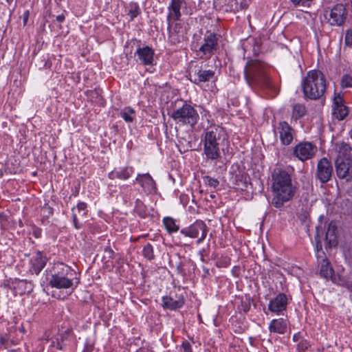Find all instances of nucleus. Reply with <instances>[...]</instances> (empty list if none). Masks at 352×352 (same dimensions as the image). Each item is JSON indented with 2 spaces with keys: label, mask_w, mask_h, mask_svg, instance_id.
<instances>
[{
  "label": "nucleus",
  "mask_w": 352,
  "mask_h": 352,
  "mask_svg": "<svg viewBox=\"0 0 352 352\" xmlns=\"http://www.w3.org/2000/svg\"><path fill=\"white\" fill-rule=\"evenodd\" d=\"M272 204L279 208L294 198L296 188L293 185L291 176L287 172L278 170L272 174Z\"/></svg>",
  "instance_id": "nucleus-1"
},
{
  "label": "nucleus",
  "mask_w": 352,
  "mask_h": 352,
  "mask_svg": "<svg viewBox=\"0 0 352 352\" xmlns=\"http://www.w3.org/2000/svg\"><path fill=\"white\" fill-rule=\"evenodd\" d=\"M74 275V271L68 265L63 263L55 265L54 272L47 276V280L51 287L66 291L65 294L63 296L59 295L58 298H66L77 287L80 279Z\"/></svg>",
  "instance_id": "nucleus-2"
},
{
  "label": "nucleus",
  "mask_w": 352,
  "mask_h": 352,
  "mask_svg": "<svg viewBox=\"0 0 352 352\" xmlns=\"http://www.w3.org/2000/svg\"><path fill=\"white\" fill-rule=\"evenodd\" d=\"M227 134L220 126H214L204 131L201 141L204 155L209 160H217L221 156V146L224 144Z\"/></svg>",
  "instance_id": "nucleus-3"
},
{
  "label": "nucleus",
  "mask_w": 352,
  "mask_h": 352,
  "mask_svg": "<svg viewBox=\"0 0 352 352\" xmlns=\"http://www.w3.org/2000/svg\"><path fill=\"white\" fill-rule=\"evenodd\" d=\"M302 85L305 96L316 100L324 95L327 88V80L322 72L313 69L307 72Z\"/></svg>",
  "instance_id": "nucleus-4"
},
{
  "label": "nucleus",
  "mask_w": 352,
  "mask_h": 352,
  "mask_svg": "<svg viewBox=\"0 0 352 352\" xmlns=\"http://www.w3.org/2000/svg\"><path fill=\"white\" fill-rule=\"evenodd\" d=\"M267 69L268 66L263 62L254 60L248 61L244 67V75L248 84L250 87H270Z\"/></svg>",
  "instance_id": "nucleus-5"
},
{
  "label": "nucleus",
  "mask_w": 352,
  "mask_h": 352,
  "mask_svg": "<svg viewBox=\"0 0 352 352\" xmlns=\"http://www.w3.org/2000/svg\"><path fill=\"white\" fill-rule=\"evenodd\" d=\"M338 157L336 170L339 178L349 181L352 179V148L348 144L340 142L336 144Z\"/></svg>",
  "instance_id": "nucleus-6"
},
{
  "label": "nucleus",
  "mask_w": 352,
  "mask_h": 352,
  "mask_svg": "<svg viewBox=\"0 0 352 352\" xmlns=\"http://www.w3.org/2000/svg\"><path fill=\"white\" fill-rule=\"evenodd\" d=\"M317 260L320 276L326 280H331L333 283L346 287L352 292V282L340 275L336 276L329 260L324 256L323 252H320L317 245Z\"/></svg>",
  "instance_id": "nucleus-7"
},
{
  "label": "nucleus",
  "mask_w": 352,
  "mask_h": 352,
  "mask_svg": "<svg viewBox=\"0 0 352 352\" xmlns=\"http://www.w3.org/2000/svg\"><path fill=\"white\" fill-rule=\"evenodd\" d=\"M170 116L176 123L190 126H194L199 118L197 110L188 104H184L173 111Z\"/></svg>",
  "instance_id": "nucleus-8"
},
{
  "label": "nucleus",
  "mask_w": 352,
  "mask_h": 352,
  "mask_svg": "<svg viewBox=\"0 0 352 352\" xmlns=\"http://www.w3.org/2000/svg\"><path fill=\"white\" fill-rule=\"evenodd\" d=\"M186 0H170L167 7L166 17L168 28L170 29V33L172 31L177 32V28L179 24L176 22L180 20L182 12L186 9Z\"/></svg>",
  "instance_id": "nucleus-9"
},
{
  "label": "nucleus",
  "mask_w": 352,
  "mask_h": 352,
  "mask_svg": "<svg viewBox=\"0 0 352 352\" xmlns=\"http://www.w3.org/2000/svg\"><path fill=\"white\" fill-rule=\"evenodd\" d=\"M346 12L344 6L341 4H336L329 10H326L324 16L325 20L331 25H341L345 21Z\"/></svg>",
  "instance_id": "nucleus-10"
},
{
  "label": "nucleus",
  "mask_w": 352,
  "mask_h": 352,
  "mask_svg": "<svg viewBox=\"0 0 352 352\" xmlns=\"http://www.w3.org/2000/svg\"><path fill=\"white\" fill-rule=\"evenodd\" d=\"M199 232H201V236L197 240L198 244L204 241L208 232V228L202 221H196L188 228H183L180 231L182 234L190 238L198 237Z\"/></svg>",
  "instance_id": "nucleus-11"
},
{
  "label": "nucleus",
  "mask_w": 352,
  "mask_h": 352,
  "mask_svg": "<svg viewBox=\"0 0 352 352\" xmlns=\"http://www.w3.org/2000/svg\"><path fill=\"white\" fill-rule=\"evenodd\" d=\"M318 151L317 146L309 142H301L294 148V155L304 162L313 158Z\"/></svg>",
  "instance_id": "nucleus-12"
},
{
  "label": "nucleus",
  "mask_w": 352,
  "mask_h": 352,
  "mask_svg": "<svg viewBox=\"0 0 352 352\" xmlns=\"http://www.w3.org/2000/svg\"><path fill=\"white\" fill-rule=\"evenodd\" d=\"M333 173V166L326 157L322 158L317 164L316 177L322 183L329 182Z\"/></svg>",
  "instance_id": "nucleus-13"
},
{
  "label": "nucleus",
  "mask_w": 352,
  "mask_h": 352,
  "mask_svg": "<svg viewBox=\"0 0 352 352\" xmlns=\"http://www.w3.org/2000/svg\"><path fill=\"white\" fill-rule=\"evenodd\" d=\"M214 72L210 69L204 70L200 67H195V70L190 74V81L196 85L210 81L213 78Z\"/></svg>",
  "instance_id": "nucleus-14"
},
{
  "label": "nucleus",
  "mask_w": 352,
  "mask_h": 352,
  "mask_svg": "<svg viewBox=\"0 0 352 352\" xmlns=\"http://www.w3.org/2000/svg\"><path fill=\"white\" fill-rule=\"evenodd\" d=\"M277 133L281 143L283 145H289L294 139V130L286 122H280L277 126Z\"/></svg>",
  "instance_id": "nucleus-15"
},
{
  "label": "nucleus",
  "mask_w": 352,
  "mask_h": 352,
  "mask_svg": "<svg viewBox=\"0 0 352 352\" xmlns=\"http://www.w3.org/2000/svg\"><path fill=\"white\" fill-rule=\"evenodd\" d=\"M332 111L333 116L339 120H343L349 113L340 94L335 95L333 99Z\"/></svg>",
  "instance_id": "nucleus-16"
},
{
  "label": "nucleus",
  "mask_w": 352,
  "mask_h": 352,
  "mask_svg": "<svg viewBox=\"0 0 352 352\" xmlns=\"http://www.w3.org/2000/svg\"><path fill=\"white\" fill-rule=\"evenodd\" d=\"M135 181L141 186L146 194H151L155 192V182L148 173L138 174Z\"/></svg>",
  "instance_id": "nucleus-17"
},
{
  "label": "nucleus",
  "mask_w": 352,
  "mask_h": 352,
  "mask_svg": "<svg viewBox=\"0 0 352 352\" xmlns=\"http://www.w3.org/2000/svg\"><path fill=\"white\" fill-rule=\"evenodd\" d=\"M287 300V296L283 293H280L270 300L268 309L272 312L279 314L286 309Z\"/></svg>",
  "instance_id": "nucleus-18"
},
{
  "label": "nucleus",
  "mask_w": 352,
  "mask_h": 352,
  "mask_svg": "<svg viewBox=\"0 0 352 352\" xmlns=\"http://www.w3.org/2000/svg\"><path fill=\"white\" fill-rule=\"evenodd\" d=\"M217 47V38L215 34H210L205 37L204 43L199 47V52L210 57Z\"/></svg>",
  "instance_id": "nucleus-19"
},
{
  "label": "nucleus",
  "mask_w": 352,
  "mask_h": 352,
  "mask_svg": "<svg viewBox=\"0 0 352 352\" xmlns=\"http://www.w3.org/2000/svg\"><path fill=\"white\" fill-rule=\"evenodd\" d=\"M134 170L131 166H120L115 168L109 173V178L111 179H128L133 173Z\"/></svg>",
  "instance_id": "nucleus-20"
},
{
  "label": "nucleus",
  "mask_w": 352,
  "mask_h": 352,
  "mask_svg": "<svg viewBox=\"0 0 352 352\" xmlns=\"http://www.w3.org/2000/svg\"><path fill=\"white\" fill-rule=\"evenodd\" d=\"M136 54L143 65H153L154 60V51L151 47L148 46L138 47L136 50Z\"/></svg>",
  "instance_id": "nucleus-21"
},
{
  "label": "nucleus",
  "mask_w": 352,
  "mask_h": 352,
  "mask_svg": "<svg viewBox=\"0 0 352 352\" xmlns=\"http://www.w3.org/2000/svg\"><path fill=\"white\" fill-rule=\"evenodd\" d=\"M47 258L41 252H37L31 258V267L30 270L38 274L45 266Z\"/></svg>",
  "instance_id": "nucleus-22"
},
{
  "label": "nucleus",
  "mask_w": 352,
  "mask_h": 352,
  "mask_svg": "<svg viewBox=\"0 0 352 352\" xmlns=\"http://www.w3.org/2000/svg\"><path fill=\"white\" fill-rule=\"evenodd\" d=\"M184 305V298L182 296L174 298L172 296H164L162 298V306L164 309L175 310L181 308Z\"/></svg>",
  "instance_id": "nucleus-23"
},
{
  "label": "nucleus",
  "mask_w": 352,
  "mask_h": 352,
  "mask_svg": "<svg viewBox=\"0 0 352 352\" xmlns=\"http://www.w3.org/2000/svg\"><path fill=\"white\" fill-rule=\"evenodd\" d=\"M287 328V321L283 318L274 319L269 324V330L271 333L284 334Z\"/></svg>",
  "instance_id": "nucleus-24"
},
{
  "label": "nucleus",
  "mask_w": 352,
  "mask_h": 352,
  "mask_svg": "<svg viewBox=\"0 0 352 352\" xmlns=\"http://www.w3.org/2000/svg\"><path fill=\"white\" fill-rule=\"evenodd\" d=\"M336 231L337 227L333 222L329 224L328 229L326 233V239L329 241L331 245H336Z\"/></svg>",
  "instance_id": "nucleus-25"
},
{
  "label": "nucleus",
  "mask_w": 352,
  "mask_h": 352,
  "mask_svg": "<svg viewBox=\"0 0 352 352\" xmlns=\"http://www.w3.org/2000/svg\"><path fill=\"white\" fill-rule=\"evenodd\" d=\"M164 225L168 232H175L179 230V226L175 223V220L171 217H164L163 219Z\"/></svg>",
  "instance_id": "nucleus-26"
},
{
  "label": "nucleus",
  "mask_w": 352,
  "mask_h": 352,
  "mask_svg": "<svg viewBox=\"0 0 352 352\" xmlns=\"http://www.w3.org/2000/svg\"><path fill=\"white\" fill-rule=\"evenodd\" d=\"M140 13L139 5L135 2H131L128 6V15L131 20H133Z\"/></svg>",
  "instance_id": "nucleus-27"
},
{
  "label": "nucleus",
  "mask_w": 352,
  "mask_h": 352,
  "mask_svg": "<svg viewBox=\"0 0 352 352\" xmlns=\"http://www.w3.org/2000/svg\"><path fill=\"white\" fill-rule=\"evenodd\" d=\"M134 110L131 107H126L122 110L120 113V117L126 122H131L134 120Z\"/></svg>",
  "instance_id": "nucleus-28"
},
{
  "label": "nucleus",
  "mask_w": 352,
  "mask_h": 352,
  "mask_svg": "<svg viewBox=\"0 0 352 352\" xmlns=\"http://www.w3.org/2000/svg\"><path fill=\"white\" fill-rule=\"evenodd\" d=\"M306 112L305 107L300 104H296L293 107L292 118L295 120L302 118Z\"/></svg>",
  "instance_id": "nucleus-29"
},
{
  "label": "nucleus",
  "mask_w": 352,
  "mask_h": 352,
  "mask_svg": "<svg viewBox=\"0 0 352 352\" xmlns=\"http://www.w3.org/2000/svg\"><path fill=\"white\" fill-rule=\"evenodd\" d=\"M142 255L148 260H153L155 257L153 245L148 243H146L142 250Z\"/></svg>",
  "instance_id": "nucleus-30"
},
{
  "label": "nucleus",
  "mask_w": 352,
  "mask_h": 352,
  "mask_svg": "<svg viewBox=\"0 0 352 352\" xmlns=\"http://www.w3.org/2000/svg\"><path fill=\"white\" fill-rule=\"evenodd\" d=\"M87 204L85 202H79L76 207L74 208L76 209V212L77 213L78 216L81 217H85L87 215Z\"/></svg>",
  "instance_id": "nucleus-31"
},
{
  "label": "nucleus",
  "mask_w": 352,
  "mask_h": 352,
  "mask_svg": "<svg viewBox=\"0 0 352 352\" xmlns=\"http://www.w3.org/2000/svg\"><path fill=\"white\" fill-rule=\"evenodd\" d=\"M310 346V343L307 340L302 339L297 344V350L298 352H304L307 350Z\"/></svg>",
  "instance_id": "nucleus-32"
},
{
  "label": "nucleus",
  "mask_w": 352,
  "mask_h": 352,
  "mask_svg": "<svg viewBox=\"0 0 352 352\" xmlns=\"http://www.w3.org/2000/svg\"><path fill=\"white\" fill-rule=\"evenodd\" d=\"M341 85L342 87H352V76L344 75L341 80Z\"/></svg>",
  "instance_id": "nucleus-33"
},
{
  "label": "nucleus",
  "mask_w": 352,
  "mask_h": 352,
  "mask_svg": "<svg viewBox=\"0 0 352 352\" xmlns=\"http://www.w3.org/2000/svg\"><path fill=\"white\" fill-rule=\"evenodd\" d=\"M204 182L208 186L216 188L219 186V181L217 179L212 178L210 176L204 177Z\"/></svg>",
  "instance_id": "nucleus-34"
},
{
  "label": "nucleus",
  "mask_w": 352,
  "mask_h": 352,
  "mask_svg": "<svg viewBox=\"0 0 352 352\" xmlns=\"http://www.w3.org/2000/svg\"><path fill=\"white\" fill-rule=\"evenodd\" d=\"M314 0H290V2L295 6H307L311 5Z\"/></svg>",
  "instance_id": "nucleus-35"
},
{
  "label": "nucleus",
  "mask_w": 352,
  "mask_h": 352,
  "mask_svg": "<svg viewBox=\"0 0 352 352\" xmlns=\"http://www.w3.org/2000/svg\"><path fill=\"white\" fill-rule=\"evenodd\" d=\"M344 41L345 45L352 49V28L346 31Z\"/></svg>",
  "instance_id": "nucleus-36"
},
{
  "label": "nucleus",
  "mask_w": 352,
  "mask_h": 352,
  "mask_svg": "<svg viewBox=\"0 0 352 352\" xmlns=\"http://www.w3.org/2000/svg\"><path fill=\"white\" fill-rule=\"evenodd\" d=\"M72 220H73L74 226L76 229H80L81 228V225L78 222V214L76 212V209L72 208Z\"/></svg>",
  "instance_id": "nucleus-37"
},
{
  "label": "nucleus",
  "mask_w": 352,
  "mask_h": 352,
  "mask_svg": "<svg viewBox=\"0 0 352 352\" xmlns=\"http://www.w3.org/2000/svg\"><path fill=\"white\" fill-rule=\"evenodd\" d=\"M293 341L297 343L300 342V340H302V337L301 336L300 333H296L293 336Z\"/></svg>",
  "instance_id": "nucleus-38"
},
{
  "label": "nucleus",
  "mask_w": 352,
  "mask_h": 352,
  "mask_svg": "<svg viewBox=\"0 0 352 352\" xmlns=\"http://www.w3.org/2000/svg\"><path fill=\"white\" fill-rule=\"evenodd\" d=\"M199 254L200 255V259L202 262H205V255L206 254V251L205 249H202L199 252Z\"/></svg>",
  "instance_id": "nucleus-39"
},
{
  "label": "nucleus",
  "mask_w": 352,
  "mask_h": 352,
  "mask_svg": "<svg viewBox=\"0 0 352 352\" xmlns=\"http://www.w3.org/2000/svg\"><path fill=\"white\" fill-rule=\"evenodd\" d=\"M203 271H204V277L210 276V274L209 269L204 267Z\"/></svg>",
  "instance_id": "nucleus-40"
},
{
  "label": "nucleus",
  "mask_w": 352,
  "mask_h": 352,
  "mask_svg": "<svg viewBox=\"0 0 352 352\" xmlns=\"http://www.w3.org/2000/svg\"><path fill=\"white\" fill-rule=\"evenodd\" d=\"M7 342V340L3 337L1 335H0V348L1 346L4 345L6 342Z\"/></svg>",
  "instance_id": "nucleus-41"
},
{
  "label": "nucleus",
  "mask_w": 352,
  "mask_h": 352,
  "mask_svg": "<svg viewBox=\"0 0 352 352\" xmlns=\"http://www.w3.org/2000/svg\"><path fill=\"white\" fill-rule=\"evenodd\" d=\"M56 20H57L58 22H60V23L63 22V21L65 20V16H64V14H59V15H58V16H56Z\"/></svg>",
  "instance_id": "nucleus-42"
},
{
  "label": "nucleus",
  "mask_w": 352,
  "mask_h": 352,
  "mask_svg": "<svg viewBox=\"0 0 352 352\" xmlns=\"http://www.w3.org/2000/svg\"><path fill=\"white\" fill-rule=\"evenodd\" d=\"M82 352H92V348L90 346H86Z\"/></svg>",
  "instance_id": "nucleus-43"
},
{
  "label": "nucleus",
  "mask_w": 352,
  "mask_h": 352,
  "mask_svg": "<svg viewBox=\"0 0 352 352\" xmlns=\"http://www.w3.org/2000/svg\"><path fill=\"white\" fill-rule=\"evenodd\" d=\"M28 11H26L25 12V16H24V19H23V22H24V24L26 23L27 21H28Z\"/></svg>",
  "instance_id": "nucleus-44"
},
{
  "label": "nucleus",
  "mask_w": 352,
  "mask_h": 352,
  "mask_svg": "<svg viewBox=\"0 0 352 352\" xmlns=\"http://www.w3.org/2000/svg\"><path fill=\"white\" fill-rule=\"evenodd\" d=\"M246 183H247V182H246V177H245V181H244V182L243 183L242 186H241V188H242L243 187H245V186H246Z\"/></svg>",
  "instance_id": "nucleus-45"
},
{
  "label": "nucleus",
  "mask_w": 352,
  "mask_h": 352,
  "mask_svg": "<svg viewBox=\"0 0 352 352\" xmlns=\"http://www.w3.org/2000/svg\"><path fill=\"white\" fill-rule=\"evenodd\" d=\"M136 352H148V351H146L144 349H140V350L137 351Z\"/></svg>",
  "instance_id": "nucleus-46"
},
{
  "label": "nucleus",
  "mask_w": 352,
  "mask_h": 352,
  "mask_svg": "<svg viewBox=\"0 0 352 352\" xmlns=\"http://www.w3.org/2000/svg\"><path fill=\"white\" fill-rule=\"evenodd\" d=\"M73 195H74V197H76V196H77V194H74V193H73Z\"/></svg>",
  "instance_id": "nucleus-47"
},
{
  "label": "nucleus",
  "mask_w": 352,
  "mask_h": 352,
  "mask_svg": "<svg viewBox=\"0 0 352 352\" xmlns=\"http://www.w3.org/2000/svg\"><path fill=\"white\" fill-rule=\"evenodd\" d=\"M10 352H18L17 351H10Z\"/></svg>",
  "instance_id": "nucleus-48"
}]
</instances>
